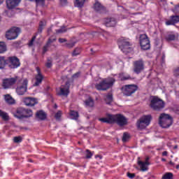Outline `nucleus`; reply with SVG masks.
I'll return each mask as SVG.
<instances>
[{
	"instance_id": "nucleus-22",
	"label": "nucleus",
	"mask_w": 179,
	"mask_h": 179,
	"mask_svg": "<svg viewBox=\"0 0 179 179\" xmlns=\"http://www.w3.org/2000/svg\"><path fill=\"white\" fill-rule=\"evenodd\" d=\"M138 164L140 166L141 171H148V170H149L148 166L150 164V163H149L148 161L145 162L142 161H138Z\"/></svg>"
},
{
	"instance_id": "nucleus-58",
	"label": "nucleus",
	"mask_w": 179,
	"mask_h": 179,
	"mask_svg": "<svg viewBox=\"0 0 179 179\" xmlns=\"http://www.w3.org/2000/svg\"><path fill=\"white\" fill-rule=\"evenodd\" d=\"M51 31V28H50L48 30V32L50 33Z\"/></svg>"
},
{
	"instance_id": "nucleus-48",
	"label": "nucleus",
	"mask_w": 179,
	"mask_h": 179,
	"mask_svg": "<svg viewBox=\"0 0 179 179\" xmlns=\"http://www.w3.org/2000/svg\"><path fill=\"white\" fill-rule=\"evenodd\" d=\"M127 177H129V178H135V173H131L128 172Z\"/></svg>"
},
{
	"instance_id": "nucleus-33",
	"label": "nucleus",
	"mask_w": 179,
	"mask_h": 179,
	"mask_svg": "<svg viewBox=\"0 0 179 179\" xmlns=\"http://www.w3.org/2000/svg\"><path fill=\"white\" fill-rule=\"evenodd\" d=\"M106 104H111L113 103V94H108L105 99Z\"/></svg>"
},
{
	"instance_id": "nucleus-27",
	"label": "nucleus",
	"mask_w": 179,
	"mask_h": 179,
	"mask_svg": "<svg viewBox=\"0 0 179 179\" xmlns=\"http://www.w3.org/2000/svg\"><path fill=\"white\" fill-rule=\"evenodd\" d=\"M6 102L8 103V104H15V99L10 96L9 94L5 95L4 97Z\"/></svg>"
},
{
	"instance_id": "nucleus-6",
	"label": "nucleus",
	"mask_w": 179,
	"mask_h": 179,
	"mask_svg": "<svg viewBox=\"0 0 179 179\" xmlns=\"http://www.w3.org/2000/svg\"><path fill=\"white\" fill-rule=\"evenodd\" d=\"M150 121H152L151 115H143L136 122L138 129H145L147 127H149Z\"/></svg>"
},
{
	"instance_id": "nucleus-36",
	"label": "nucleus",
	"mask_w": 179,
	"mask_h": 179,
	"mask_svg": "<svg viewBox=\"0 0 179 179\" xmlns=\"http://www.w3.org/2000/svg\"><path fill=\"white\" fill-rule=\"evenodd\" d=\"M81 52L80 48H76L74 49V50L72 52V57H77V55H79Z\"/></svg>"
},
{
	"instance_id": "nucleus-38",
	"label": "nucleus",
	"mask_w": 179,
	"mask_h": 179,
	"mask_svg": "<svg viewBox=\"0 0 179 179\" xmlns=\"http://www.w3.org/2000/svg\"><path fill=\"white\" fill-rule=\"evenodd\" d=\"M171 178H173V173H166L162 177V179H171Z\"/></svg>"
},
{
	"instance_id": "nucleus-26",
	"label": "nucleus",
	"mask_w": 179,
	"mask_h": 179,
	"mask_svg": "<svg viewBox=\"0 0 179 179\" xmlns=\"http://www.w3.org/2000/svg\"><path fill=\"white\" fill-rule=\"evenodd\" d=\"M8 65V59H5V57H0V69H3Z\"/></svg>"
},
{
	"instance_id": "nucleus-11",
	"label": "nucleus",
	"mask_w": 179,
	"mask_h": 179,
	"mask_svg": "<svg viewBox=\"0 0 179 179\" xmlns=\"http://www.w3.org/2000/svg\"><path fill=\"white\" fill-rule=\"evenodd\" d=\"M118 45L123 52H129L131 51V43L124 38L119 39Z\"/></svg>"
},
{
	"instance_id": "nucleus-41",
	"label": "nucleus",
	"mask_w": 179,
	"mask_h": 179,
	"mask_svg": "<svg viewBox=\"0 0 179 179\" xmlns=\"http://www.w3.org/2000/svg\"><path fill=\"white\" fill-rule=\"evenodd\" d=\"M47 68H51L52 66V59L48 58V62L46 63Z\"/></svg>"
},
{
	"instance_id": "nucleus-23",
	"label": "nucleus",
	"mask_w": 179,
	"mask_h": 179,
	"mask_svg": "<svg viewBox=\"0 0 179 179\" xmlns=\"http://www.w3.org/2000/svg\"><path fill=\"white\" fill-rule=\"evenodd\" d=\"M105 24L106 27H114L117 24V21L114 18H107Z\"/></svg>"
},
{
	"instance_id": "nucleus-63",
	"label": "nucleus",
	"mask_w": 179,
	"mask_h": 179,
	"mask_svg": "<svg viewBox=\"0 0 179 179\" xmlns=\"http://www.w3.org/2000/svg\"><path fill=\"white\" fill-rule=\"evenodd\" d=\"M55 108H57V105H55Z\"/></svg>"
},
{
	"instance_id": "nucleus-2",
	"label": "nucleus",
	"mask_w": 179,
	"mask_h": 179,
	"mask_svg": "<svg viewBox=\"0 0 179 179\" xmlns=\"http://www.w3.org/2000/svg\"><path fill=\"white\" fill-rule=\"evenodd\" d=\"M115 83V79L113 78H108L102 80L99 83L95 85L97 90L106 91L108 90L110 87H113V85Z\"/></svg>"
},
{
	"instance_id": "nucleus-46",
	"label": "nucleus",
	"mask_w": 179,
	"mask_h": 179,
	"mask_svg": "<svg viewBox=\"0 0 179 179\" xmlns=\"http://www.w3.org/2000/svg\"><path fill=\"white\" fill-rule=\"evenodd\" d=\"M173 75H174V76H176V78H178V76H179V67L177 68V69L174 71Z\"/></svg>"
},
{
	"instance_id": "nucleus-29",
	"label": "nucleus",
	"mask_w": 179,
	"mask_h": 179,
	"mask_svg": "<svg viewBox=\"0 0 179 179\" xmlns=\"http://www.w3.org/2000/svg\"><path fill=\"white\" fill-rule=\"evenodd\" d=\"M85 2H86V0H75L74 4L77 8H83Z\"/></svg>"
},
{
	"instance_id": "nucleus-56",
	"label": "nucleus",
	"mask_w": 179,
	"mask_h": 179,
	"mask_svg": "<svg viewBox=\"0 0 179 179\" xmlns=\"http://www.w3.org/2000/svg\"><path fill=\"white\" fill-rule=\"evenodd\" d=\"M1 3H3V0H0V5H1Z\"/></svg>"
},
{
	"instance_id": "nucleus-59",
	"label": "nucleus",
	"mask_w": 179,
	"mask_h": 179,
	"mask_svg": "<svg viewBox=\"0 0 179 179\" xmlns=\"http://www.w3.org/2000/svg\"><path fill=\"white\" fill-rule=\"evenodd\" d=\"M148 160H149V157H147L145 159V162H148Z\"/></svg>"
},
{
	"instance_id": "nucleus-60",
	"label": "nucleus",
	"mask_w": 179,
	"mask_h": 179,
	"mask_svg": "<svg viewBox=\"0 0 179 179\" xmlns=\"http://www.w3.org/2000/svg\"><path fill=\"white\" fill-rule=\"evenodd\" d=\"M176 169L178 170V169H179V165H177V166H176Z\"/></svg>"
},
{
	"instance_id": "nucleus-28",
	"label": "nucleus",
	"mask_w": 179,
	"mask_h": 179,
	"mask_svg": "<svg viewBox=\"0 0 179 179\" xmlns=\"http://www.w3.org/2000/svg\"><path fill=\"white\" fill-rule=\"evenodd\" d=\"M0 117L3 120V121H8L9 115L6 112H3L2 110H0Z\"/></svg>"
},
{
	"instance_id": "nucleus-1",
	"label": "nucleus",
	"mask_w": 179,
	"mask_h": 179,
	"mask_svg": "<svg viewBox=\"0 0 179 179\" xmlns=\"http://www.w3.org/2000/svg\"><path fill=\"white\" fill-rule=\"evenodd\" d=\"M101 122H106L107 124H117L120 127H124L128 124L127 118L121 114L111 115L107 114L106 117L99 119Z\"/></svg>"
},
{
	"instance_id": "nucleus-54",
	"label": "nucleus",
	"mask_w": 179,
	"mask_h": 179,
	"mask_svg": "<svg viewBox=\"0 0 179 179\" xmlns=\"http://www.w3.org/2000/svg\"><path fill=\"white\" fill-rule=\"evenodd\" d=\"M99 157L100 159H103V157L101 155H96V158Z\"/></svg>"
},
{
	"instance_id": "nucleus-40",
	"label": "nucleus",
	"mask_w": 179,
	"mask_h": 179,
	"mask_svg": "<svg viewBox=\"0 0 179 179\" xmlns=\"http://www.w3.org/2000/svg\"><path fill=\"white\" fill-rule=\"evenodd\" d=\"M65 31H66V28L65 27H62L59 29L56 30V33H57V34L65 33Z\"/></svg>"
},
{
	"instance_id": "nucleus-19",
	"label": "nucleus",
	"mask_w": 179,
	"mask_h": 179,
	"mask_svg": "<svg viewBox=\"0 0 179 179\" xmlns=\"http://www.w3.org/2000/svg\"><path fill=\"white\" fill-rule=\"evenodd\" d=\"M178 39V35L173 31L167 32L165 36V40L166 41H175Z\"/></svg>"
},
{
	"instance_id": "nucleus-7",
	"label": "nucleus",
	"mask_w": 179,
	"mask_h": 179,
	"mask_svg": "<svg viewBox=\"0 0 179 179\" xmlns=\"http://www.w3.org/2000/svg\"><path fill=\"white\" fill-rule=\"evenodd\" d=\"M27 79L22 80L20 78V81H17V86L16 88V93L19 96H23L26 92H27Z\"/></svg>"
},
{
	"instance_id": "nucleus-12",
	"label": "nucleus",
	"mask_w": 179,
	"mask_h": 179,
	"mask_svg": "<svg viewBox=\"0 0 179 179\" xmlns=\"http://www.w3.org/2000/svg\"><path fill=\"white\" fill-rule=\"evenodd\" d=\"M16 82H20V78L15 76L11 78H6L3 80V89H9L16 83Z\"/></svg>"
},
{
	"instance_id": "nucleus-9",
	"label": "nucleus",
	"mask_w": 179,
	"mask_h": 179,
	"mask_svg": "<svg viewBox=\"0 0 179 179\" xmlns=\"http://www.w3.org/2000/svg\"><path fill=\"white\" fill-rule=\"evenodd\" d=\"M19 34H20V28L14 27L6 31V38L7 40H15L17 38Z\"/></svg>"
},
{
	"instance_id": "nucleus-55",
	"label": "nucleus",
	"mask_w": 179,
	"mask_h": 179,
	"mask_svg": "<svg viewBox=\"0 0 179 179\" xmlns=\"http://www.w3.org/2000/svg\"><path fill=\"white\" fill-rule=\"evenodd\" d=\"M178 145H175V146L173 147V149H178Z\"/></svg>"
},
{
	"instance_id": "nucleus-47",
	"label": "nucleus",
	"mask_w": 179,
	"mask_h": 179,
	"mask_svg": "<svg viewBox=\"0 0 179 179\" xmlns=\"http://www.w3.org/2000/svg\"><path fill=\"white\" fill-rule=\"evenodd\" d=\"M60 3L62 6H65V5L68 4L67 0H60Z\"/></svg>"
},
{
	"instance_id": "nucleus-5",
	"label": "nucleus",
	"mask_w": 179,
	"mask_h": 179,
	"mask_svg": "<svg viewBox=\"0 0 179 179\" xmlns=\"http://www.w3.org/2000/svg\"><path fill=\"white\" fill-rule=\"evenodd\" d=\"M159 124L162 128H169L173 124V118L170 115L162 113L159 116Z\"/></svg>"
},
{
	"instance_id": "nucleus-62",
	"label": "nucleus",
	"mask_w": 179,
	"mask_h": 179,
	"mask_svg": "<svg viewBox=\"0 0 179 179\" xmlns=\"http://www.w3.org/2000/svg\"><path fill=\"white\" fill-rule=\"evenodd\" d=\"M178 8H179V6L176 7V9H178Z\"/></svg>"
},
{
	"instance_id": "nucleus-39",
	"label": "nucleus",
	"mask_w": 179,
	"mask_h": 179,
	"mask_svg": "<svg viewBox=\"0 0 179 179\" xmlns=\"http://www.w3.org/2000/svg\"><path fill=\"white\" fill-rule=\"evenodd\" d=\"M129 139V134L128 133H124L123 134V137H122V141L123 142H127Z\"/></svg>"
},
{
	"instance_id": "nucleus-35",
	"label": "nucleus",
	"mask_w": 179,
	"mask_h": 179,
	"mask_svg": "<svg viewBox=\"0 0 179 179\" xmlns=\"http://www.w3.org/2000/svg\"><path fill=\"white\" fill-rule=\"evenodd\" d=\"M6 51V44L3 42H0V54H3Z\"/></svg>"
},
{
	"instance_id": "nucleus-25",
	"label": "nucleus",
	"mask_w": 179,
	"mask_h": 179,
	"mask_svg": "<svg viewBox=\"0 0 179 179\" xmlns=\"http://www.w3.org/2000/svg\"><path fill=\"white\" fill-rule=\"evenodd\" d=\"M120 80H132V77L129 74H125L124 73H121L119 74L118 76Z\"/></svg>"
},
{
	"instance_id": "nucleus-10",
	"label": "nucleus",
	"mask_w": 179,
	"mask_h": 179,
	"mask_svg": "<svg viewBox=\"0 0 179 179\" xmlns=\"http://www.w3.org/2000/svg\"><path fill=\"white\" fill-rule=\"evenodd\" d=\"M122 92L124 96H131L138 90V85H127L123 86L122 88Z\"/></svg>"
},
{
	"instance_id": "nucleus-49",
	"label": "nucleus",
	"mask_w": 179,
	"mask_h": 179,
	"mask_svg": "<svg viewBox=\"0 0 179 179\" xmlns=\"http://www.w3.org/2000/svg\"><path fill=\"white\" fill-rule=\"evenodd\" d=\"M80 73H76L74 75L72 76L73 79H77V78H79Z\"/></svg>"
},
{
	"instance_id": "nucleus-14",
	"label": "nucleus",
	"mask_w": 179,
	"mask_h": 179,
	"mask_svg": "<svg viewBox=\"0 0 179 179\" xmlns=\"http://www.w3.org/2000/svg\"><path fill=\"white\" fill-rule=\"evenodd\" d=\"M140 45L142 50H146L150 48V41L146 34L140 36Z\"/></svg>"
},
{
	"instance_id": "nucleus-64",
	"label": "nucleus",
	"mask_w": 179,
	"mask_h": 179,
	"mask_svg": "<svg viewBox=\"0 0 179 179\" xmlns=\"http://www.w3.org/2000/svg\"><path fill=\"white\" fill-rule=\"evenodd\" d=\"M91 51H93V49H91Z\"/></svg>"
},
{
	"instance_id": "nucleus-15",
	"label": "nucleus",
	"mask_w": 179,
	"mask_h": 179,
	"mask_svg": "<svg viewBox=\"0 0 179 179\" xmlns=\"http://www.w3.org/2000/svg\"><path fill=\"white\" fill-rule=\"evenodd\" d=\"M37 74L35 76L36 82L34 84V86H40L41 85V83L43 82V79H44V76L41 73V70L40 69V67L36 68Z\"/></svg>"
},
{
	"instance_id": "nucleus-45",
	"label": "nucleus",
	"mask_w": 179,
	"mask_h": 179,
	"mask_svg": "<svg viewBox=\"0 0 179 179\" xmlns=\"http://www.w3.org/2000/svg\"><path fill=\"white\" fill-rule=\"evenodd\" d=\"M35 40H36V36L32 37L31 40L28 43L29 47L33 46V44H34Z\"/></svg>"
},
{
	"instance_id": "nucleus-18",
	"label": "nucleus",
	"mask_w": 179,
	"mask_h": 179,
	"mask_svg": "<svg viewBox=\"0 0 179 179\" xmlns=\"http://www.w3.org/2000/svg\"><path fill=\"white\" fill-rule=\"evenodd\" d=\"M22 0H6V3L8 9H13L16 8Z\"/></svg>"
},
{
	"instance_id": "nucleus-61",
	"label": "nucleus",
	"mask_w": 179,
	"mask_h": 179,
	"mask_svg": "<svg viewBox=\"0 0 179 179\" xmlns=\"http://www.w3.org/2000/svg\"><path fill=\"white\" fill-rule=\"evenodd\" d=\"M170 164H173V162H170Z\"/></svg>"
},
{
	"instance_id": "nucleus-16",
	"label": "nucleus",
	"mask_w": 179,
	"mask_h": 179,
	"mask_svg": "<svg viewBox=\"0 0 179 179\" xmlns=\"http://www.w3.org/2000/svg\"><path fill=\"white\" fill-rule=\"evenodd\" d=\"M71 85L69 84V82H66L64 85H62L60 87V92H58L59 96H66V97H68V95L69 94V87Z\"/></svg>"
},
{
	"instance_id": "nucleus-21",
	"label": "nucleus",
	"mask_w": 179,
	"mask_h": 179,
	"mask_svg": "<svg viewBox=\"0 0 179 179\" xmlns=\"http://www.w3.org/2000/svg\"><path fill=\"white\" fill-rule=\"evenodd\" d=\"M179 22V15H172L170 17V20L166 22V26H171L172 24H176Z\"/></svg>"
},
{
	"instance_id": "nucleus-42",
	"label": "nucleus",
	"mask_w": 179,
	"mask_h": 179,
	"mask_svg": "<svg viewBox=\"0 0 179 179\" xmlns=\"http://www.w3.org/2000/svg\"><path fill=\"white\" fill-rule=\"evenodd\" d=\"M92 156H93V153L90 150H86V159H92Z\"/></svg>"
},
{
	"instance_id": "nucleus-44",
	"label": "nucleus",
	"mask_w": 179,
	"mask_h": 179,
	"mask_svg": "<svg viewBox=\"0 0 179 179\" xmlns=\"http://www.w3.org/2000/svg\"><path fill=\"white\" fill-rule=\"evenodd\" d=\"M36 5H44L45 0H35Z\"/></svg>"
},
{
	"instance_id": "nucleus-34",
	"label": "nucleus",
	"mask_w": 179,
	"mask_h": 179,
	"mask_svg": "<svg viewBox=\"0 0 179 179\" xmlns=\"http://www.w3.org/2000/svg\"><path fill=\"white\" fill-rule=\"evenodd\" d=\"M70 115L72 120H78V118H79V113L75 110H71Z\"/></svg>"
},
{
	"instance_id": "nucleus-8",
	"label": "nucleus",
	"mask_w": 179,
	"mask_h": 179,
	"mask_svg": "<svg viewBox=\"0 0 179 179\" xmlns=\"http://www.w3.org/2000/svg\"><path fill=\"white\" fill-rule=\"evenodd\" d=\"M133 72L136 75H139V73H142L145 71V61L142 59L136 60L133 62Z\"/></svg>"
},
{
	"instance_id": "nucleus-53",
	"label": "nucleus",
	"mask_w": 179,
	"mask_h": 179,
	"mask_svg": "<svg viewBox=\"0 0 179 179\" xmlns=\"http://www.w3.org/2000/svg\"><path fill=\"white\" fill-rule=\"evenodd\" d=\"M167 155H168L167 151H164V152H162V156H167Z\"/></svg>"
},
{
	"instance_id": "nucleus-57",
	"label": "nucleus",
	"mask_w": 179,
	"mask_h": 179,
	"mask_svg": "<svg viewBox=\"0 0 179 179\" xmlns=\"http://www.w3.org/2000/svg\"><path fill=\"white\" fill-rule=\"evenodd\" d=\"M162 162H166V159L162 158Z\"/></svg>"
},
{
	"instance_id": "nucleus-37",
	"label": "nucleus",
	"mask_w": 179,
	"mask_h": 179,
	"mask_svg": "<svg viewBox=\"0 0 179 179\" xmlns=\"http://www.w3.org/2000/svg\"><path fill=\"white\" fill-rule=\"evenodd\" d=\"M13 141H14L15 143H20V142H22L23 141V138H22V136H15V137H14Z\"/></svg>"
},
{
	"instance_id": "nucleus-31",
	"label": "nucleus",
	"mask_w": 179,
	"mask_h": 179,
	"mask_svg": "<svg viewBox=\"0 0 179 179\" xmlns=\"http://www.w3.org/2000/svg\"><path fill=\"white\" fill-rule=\"evenodd\" d=\"M85 103L87 107H93V106H94V101L92 98L87 99Z\"/></svg>"
},
{
	"instance_id": "nucleus-32",
	"label": "nucleus",
	"mask_w": 179,
	"mask_h": 179,
	"mask_svg": "<svg viewBox=\"0 0 179 179\" xmlns=\"http://www.w3.org/2000/svg\"><path fill=\"white\" fill-rule=\"evenodd\" d=\"M76 44V41H69L67 42L64 44V47H66V48L71 49V48H73L74 45Z\"/></svg>"
},
{
	"instance_id": "nucleus-20",
	"label": "nucleus",
	"mask_w": 179,
	"mask_h": 179,
	"mask_svg": "<svg viewBox=\"0 0 179 179\" xmlns=\"http://www.w3.org/2000/svg\"><path fill=\"white\" fill-rule=\"evenodd\" d=\"M55 41H57V38H50L48 40V42L43 46V54H45V52L48 51V48H50L52 45V43H55Z\"/></svg>"
},
{
	"instance_id": "nucleus-17",
	"label": "nucleus",
	"mask_w": 179,
	"mask_h": 179,
	"mask_svg": "<svg viewBox=\"0 0 179 179\" xmlns=\"http://www.w3.org/2000/svg\"><path fill=\"white\" fill-rule=\"evenodd\" d=\"M23 101L25 106L28 107H33V106H36L37 104V99L31 97H27L23 99Z\"/></svg>"
},
{
	"instance_id": "nucleus-52",
	"label": "nucleus",
	"mask_w": 179,
	"mask_h": 179,
	"mask_svg": "<svg viewBox=\"0 0 179 179\" xmlns=\"http://www.w3.org/2000/svg\"><path fill=\"white\" fill-rule=\"evenodd\" d=\"M43 29H44L43 27H40L39 26L38 29V33H42Z\"/></svg>"
},
{
	"instance_id": "nucleus-4",
	"label": "nucleus",
	"mask_w": 179,
	"mask_h": 179,
	"mask_svg": "<svg viewBox=\"0 0 179 179\" xmlns=\"http://www.w3.org/2000/svg\"><path fill=\"white\" fill-rule=\"evenodd\" d=\"M14 117L21 120V118H29L32 117L33 111L30 109H26L24 108H18L16 110V112L13 113Z\"/></svg>"
},
{
	"instance_id": "nucleus-13",
	"label": "nucleus",
	"mask_w": 179,
	"mask_h": 179,
	"mask_svg": "<svg viewBox=\"0 0 179 179\" xmlns=\"http://www.w3.org/2000/svg\"><path fill=\"white\" fill-rule=\"evenodd\" d=\"M7 65H8L10 69H16V68L20 66V60L15 56L9 57L7 59Z\"/></svg>"
},
{
	"instance_id": "nucleus-51",
	"label": "nucleus",
	"mask_w": 179,
	"mask_h": 179,
	"mask_svg": "<svg viewBox=\"0 0 179 179\" xmlns=\"http://www.w3.org/2000/svg\"><path fill=\"white\" fill-rule=\"evenodd\" d=\"M39 26H40L41 27H44L45 26V22H44V21H41V22H39Z\"/></svg>"
},
{
	"instance_id": "nucleus-3",
	"label": "nucleus",
	"mask_w": 179,
	"mask_h": 179,
	"mask_svg": "<svg viewBox=\"0 0 179 179\" xmlns=\"http://www.w3.org/2000/svg\"><path fill=\"white\" fill-rule=\"evenodd\" d=\"M150 107L154 111H162V110L166 107V103H164V101H162L160 98L154 96L150 101Z\"/></svg>"
},
{
	"instance_id": "nucleus-30",
	"label": "nucleus",
	"mask_w": 179,
	"mask_h": 179,
	"mask_svg": "<svg viewBox=\"0 0 179 179\" xmlns=\"http://www.w3.org/2000/svg\"><path fill=\"white\" fill-rule=\"evenodd\" d=\"M94 9L96 10V12H100V10H103L104 9V7H103L100 3L96 2L94 5Z\"/></svg>"
},
{
	"instance_id": "nucleus-24",
	"label": "nucleus",
	"mask_w": 179,
	"mask_h": 179,
	"mask_svg": "<svg viewBox=\"0 0 179 179\" xmlns=\"http://www.w3.org/2000/svg\"><path fill=\"white\" fill-rule=\"evenodd\" d=\"M36 118L41 120V121H44L47 118V113L43 110L37 111L36 113Z\"/></svg>"
},
{
	"instance_id": "nucleus-50",
	"label": "nucleus",
	"mask_w": 179,
	"mask_h": 179,
	"mask_svg": "<svg viewBox=\"0 0 179 179\" xmlns=\"http://www.w3.org/2000/svg\"><path fill=\"white\" fill-rule=\"evenodd\" d=\"M59 43H60L61 44H62V43H66V39L64 38H59Z\"/></svg>"
},
{
	"instance_id": "nucleus-43",
	"label": "nucleus",
	"mask_w": 179,
	"mask_h": 179,
	"mask_svg": "<svg viewBox=\"0 0 179 179\" xmlns=\"http://www.w3.org/2000/svg\"><path fill=\"white\" fill-rule=\"evenodd\" d=\"M62 115V112L61 110H59L55 115V117L56 120H59L61 118V116Z\"/></svg>"
}]
</instances>
